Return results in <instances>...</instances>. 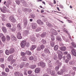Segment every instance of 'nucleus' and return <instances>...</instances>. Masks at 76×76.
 <instances>
[{"instance_id": "e2e57ef3", "label": "nucleus", "mask_w": 76, "mask_h": 76, "mask_svg": "<svg viewBox=\"0 0 76 76\" xmlns=\"http://www.w3.org/2000/svg\"><path fill=\"white\" fill-rule=\"evenodd\" d=\"M26 46L28 47L29 46V42H27L26 43Z\"/></svg>"}, {"instance_id": "cd10ccee", "label": "nucleus", "mask_w": 76, "mask_h": 76, "mask_svg": "<svg viewBox=\"0 0 76 76\" xmlns=\"http://www.w3.org/2000/svg\"><path fill=\"white\" fill-rule=\"evenodd\" d=\"M10 51L9 50H6L5 51V54L7 55H9V54H10Z\"/></svg>"}, {"instance_id": "393cba45", "label": "nucleus", "mask_w": 76, "mask_h": 76, "mask_svg": "<svg viewBox=\"0 0 76 76\" xmlns=\"http://www.w3.org/2000/svg\"><path fill=\"white\" fill-rule=\"evenodd\" d=\"M26 54L29 55H31V54H32L31 52L29 51V50L26 51Z\"/></svg>"}, {"instance_id": "0e129e2a", "label": "nucleus", "mask_w": 76, "mask_h": 76, "mask_svg": "<svg viewBox=\"0 0 76 76\" xmlns=\"http://www.w3.org/2000/svg\"><path fill=\"white\" fill-rule=\"evenodd\" d=\"M35 15L33 14L31 15V18H35Z\"/></svg>"}, {"instance_id": "72a5a7b5", "label": "nucleus", "mask_w": 76, "mask_h": 76, "mask_svg": "<svg viewBox=\"0 0 76 76\" xmlns=\"http://www.w3.org/2000/svg\"><path fill=\"white\" fill-rule=\"evenodd\" d=\"M17 27L18 28H19V29H21V25L20 24H18L17 25Z\"/></svg>"}, {"instance_id": "f257e3e1", "label": "nucleus", "mask_w": 76, "mask_h": 76, "mask_svg": "<svg viewBox=\"0 0 76 76\" xmlns=\"http://www.w3.org/2000/svg\"><path fill=\"white\" fill-rule=\"evenodd\" d=\"M38 65L39 66H41V67L43 68L45 67V66H46L45 63H44L43 62H39L38 64Z\"/></svg>"}, {"instance_id": "c756f323", "label": "nucleus", "mask_w": 76, "mask_h": 76, "mask_svg": "<svg viewBox=\"0 0 76 76\" xmlns=\"http://www.w3.org/2000/svg\"><path fill=\"white\" fill-rule=\"evenodd\" d=\"M1 74L3 76H7V74L4 72H2Z\"/></svg>"}, {"instance_id": "bb28decb", "label": "nucleus", "mask_w": 76, "mask_h": 76, "mask_svg": "<svg viewBox=\"0 0 76 76\" xmlns=\"http://www.w3.org/2000/svg\"><path fill=\"white\" fill-rule=\"evenodd\" d=\"M24 66H25V64L23 63H22L20 65V69H22Z\"/></svg>"}, {"instance_id": "ea45409f", "label": "nucleus", "mask_w": 76, "mask_h": 76, "mask_svg": "<svg viewBox=\"0 0 76 76\" xmlns=\"http://www.w3.org/2000/svg\"><path fill=\"white\" fill-rule=\"evenodd\" d=\"M41 42L43 43V44H44L46 43L47 41L43 39L42 40Z\"/></svg>"}, {"instance_id": "a878e982", "label": "nucleus", "mask_w": 76, "mask_h": 76, "mask_svg": "<svg viewBox=\"0 0 76 76\" xmlns=\"http://www.w3.org/2000/svg\"><path fill=\"white\" fill-rule=\"evenodd\" d=\"M37 67L36 65H32L30 66V68L31 69H35Z\"/></svg>"}, {"instance_id": "4be33fe9", "label": "nucleus", "mask_w": 76, "mask_h": 76, "mask_svg": "<svg viewBox=\"0 0 76 76\" xmlns=\"http://www.w3.org/2000/svg\"><path fill=\"white\" fill-rule=\"evenodd\" d=\"M45 35H46V33H45V32H44L40 36L41 37L44 38V37H45Z\"/></svg>"}, {"instance_id": "09e8293b", "label": "nucleus", "mask_w": 76, "mask_h": 76, "mask_svg": "<svg viewBox=\"0 0 76 76\" xmlns=\"http://www.w3.org/2000/svg\"><path fill=\"white\" fill-rule=\"evenodd\" d=\"M0 61L1 63H3L4 61V58H1L0 59Z\"/></svg>"}, {"instance_id": "f03ea898", "label": "nucleus", "mask_w": 76, "mask_h": 76, "mask_svg": "<svg viewBox=\"0 0 76 76\" xmlns=\"http://www.w3.org/2000/svg\"><path fill=\"white\" fill-rule=\"evenodd\" d=\"M4 4H6V6L7 7H9V5L11 4V1L7 0V1H5Z\"/></svg>"}, {"instance_id": "a211bd4d", "label": "nucleus", "mask_w": 76, "mask_h": 76, "mask_svg": "<svg viewBox=\"0 0 76 76\" xmlns=\"http://www.w3.org/2000/svg\"><path fill=\"white\" fill-rule=\"evenodd\" d=\"M31 41H33V42H35V40H36L35 38V37L34 35L31 37Z\"/></svg>"}, {"instance_id": "37998d69", "label": "nucleus", "mask_w": 76, "mask_h": 76, "mask_svg": "<svg viewBox=\"0 0 76 76\" xmlns=\"http://www.w3.org/2000/svg\"><path fill=\"white\" fill-rule=\"evenodd\" d=\"M57 74H58V75H63V73L61 72L60 71H57Z\"/></svg>"}, {"instance_id": "dca6fc26", "label": "nucleus", "mask_w": 76, "mask_h": 76, "mask_svg": "<svg viewBox=\"0 0 76 76\" xmlns=\"http://www.w3.org/2000/svg\"><path fill=\"white\" fill-rule=\"evenodd\" d=\"M2 30L4 33H6V32H7V29H6V28L5 27H2Z\"/></svg>"}, {"instance_id": "f704fd0d", "label": "nucleus", "mask_w": 76, "mask_h": 76, "mask_svg": "<svg viewBox=\"0 0 76 76\" xmlns=\"http://www.w3.org/2000/svg\"><path fill=\"white\" fill-rule=\"evenodd\" d=\"M27 60V58H26V57L25 56L23 57L22 58V60L23 61H26Z\"/></svg>"}, {"instance_id": "20e7f679", "label": "nucleus", "mask_w": 76, "mask_h": 76, "mask_svg": "<svg viewBox=\"0 0 76 76\" xmlns=\"http://www.w3.org/2000/svg\"><path fill=\"white\" fill-rule=\"evenodd\" d=\"M26 40H24L22 41L21 42L20 45L22 48H24L26 45Z\"/></svg>"}, {"instance_id": "6ab92c4d", "label": "nucleus", "mask_w": 76, "mask_h": 76, "mask_svg": "<svg viewBox=\"0 0 76 76\" xmlns=\"http://www.w3.org/2000/svg\"><path fill=\"white\" fill-rule=\"evenodd\" d=\"M61 73H64V72H66V68L65 66H64L63 67V69L61 70Z\"/></svg>"}, {"instance_id": "b1692460", "label": "nucleus", "mask_w": 76, "mask_h": 76, "mask_svg": "<svg viewBox=\"0 0 76 76\" xmlns=\"http://www.w3.org/2000/svg\"><path fill=\"white\" fill-rule=\"evenodd\" d=\"M50 44L51 46L52 47H54V45H55L54 42L51 41L50 42Z\"/></svg>"}, {"instance_id": "9d476101", "label": "nucleus", "mask_w": 76, "mask_h": 76, "mask_svg": "<svg viewBox=\"0 0 76 76\" xmlns=\"http://www.w3.org/2000/svg\"><path fill=\"white\" fill-rule=\"evenodd\" d=\"M17 38L19 39H22V36H21V34L20 33H18L17 34Z\"/></svg>"}, {"instance_id": "5701e85b", "label": "nucleus", "mask_w": 76, "mask_h": 76, "mask_svg": "<svg viewBox=\"0 0 76 76\" xmlns=\"http://www.w3.org/2000/svg\"><path fill=\"white\" fill-rule=\"evenodd\" d=\"M75 63V62L74 60L70 61L69 62V64H70V65H73V64H74Z\"/></svg>"}, {"instance_id": "f3484780", "label": "nucleus", "mask_w": 76, "mask_h": 76, "mask_svg": "<svg viewBox=\"0 0 76 76\" xmlns=\"http://www.w3.org/2000/svg\"><path fill=\"white\" fill-rule=\"evenodd\" d=\"M44 52L46 54L50 53V50L48 48H45L44 50Z\"/></svg>"}, {"instance_id": "0eeeda50", "label": "nucleus", "mask_w": 76, "mask_h": 76, "mask_svg": "<svg viewBox=\"0 0 76 76\" xmlns=\"http://www.w3.org/2000/svg\"><path fill=\"white\" fill-rule=\"evenodd\" d=\"M9 19L12 22H16V19L12 16H10L9 18Z\"/></svg>"}, {"instance_id": "4d7b16f0", "label": "nucleus", "mask_w": 76, "mask_h": 76, "mask_svg": "<svg viewBox=\"0 0 76 76\" xmlns=\"http://www.w3.org/2000/svg\"><path fill=\"white\" fill-rule=\"evenodd\" d=\"M29 32L28 31H24V34H26V35H27V34H28Z\"/></svg>"}, {"instance_id": "aec40b11", "label": "nucleus", "mask_w": 76, "mask_h": 76, "mask_svg": "<svg viewBox=\"0 0 76 76\" xmlns=\"http://www.w3.org/2000/svg\"><path fill=\"white\" fill-rule=\"evenodd\" d=\"M39 71H40V69L39 68H37L35 69V72L36 73H39Z\"/></svg>"}, {"instance_id": "473e14b6", "label": "nucleus", "mask_w": 76, "mask_h": 76, "mask_svg": "<svg viewBox=\"0 0 76 76\" xmlns=\"http://www.w3.org/2000/svg\"><path fill=\"white\" fill-rule=\"evenodd\" d=\"M50 73L51 75H54L55 74V72L53 70H51Z\"/></svg>"}, {"instance_id": "603ef678", "label": "nucleus", "mask_w": 76, "mask_h": 76, "mask_svg": "<svg viewBox=\"0 0 76 76\" xmlns=\"http://www.w3.org/2000/svg\"><path fill=\"white\" fill-rule=\"evenodd\" d=\"M21 56H25V53L23 52H21Z\"/></svg>"}, {"instance_id": "3c124183", "label": "nucleus", "mask_w": 76, "mask_h": 76, "mask_svg": "<svg viewBox=\"0 0 76 76\" xmlns=\"http://www.w3.org/2000/svg\"><path fill=\"white\" fill-rule=\"evenodd\" d=\"M57 56L56 55H55L53 56V58L54 60H57Z\"/></svg>"}, {"instance_id": "c03bdc74", "label": "nucleus", "mask_w": 76, "mask_h": 76, "mask_svg": "<svg viewBox=\"0 0 76 76\" xmlns=\"http://www.w3.org/2000/svg\"><path fill=\"white\" fill-rule=\"evenodd\" d=\"M41 30V28H37L36 30V32H39V31H40Z\"/></svg>"}, {"instance_id": "412c9836", "label": "nucleus", "mask_w": 76, "mask_h": 76, "mask_svg": "<svg viewBox=\"0 0 76 76\" xmlns=\"http://www.w3.org/2000/svg\"><path fill=\"white\" fill-rule=\"evenodd\" d=\"M36 48V46L35 45H32L30 47L31 50H34Z\"/></svg>"}, {"instance_id": "338daca9", "label": "nucleus", "mask_w": 76, "mask_h": 76, "mask_svg": "<svg viewBox=\"0 0 76 76\" xmlns=\"http://www.w3.org/2000/svg\"><path fill=\"white\" fill-rule=\"evenodd\" d=\"M33 61H37V58L36 57H34V58L33 59Z\"/></svg>"}, {"instance_id": "49530a36", "label": "nucleus", "mask_w": 76, "mask_h": 76, "mask_svg": "<svg viewBox=\"0 0 76 76\" xmlns=\"http://www.w3.org/2000/svg\"><path fill=\"white\" fill-rule=\"evenodd\" d=\"M55 39L54 38V36L53 35L51 37V40L52 41H54Z\"/></svg>"}, {"instance_id": "1a4fd4ad", "label": "nucleus", "mask_w": 76, "mask_h": 76, "mask_svg": "<svg viewBox=\"0 0 76 76\" xmlns=\"http://www.w3.org/2000/svg\"><path fill=\"white\" fill-rule=\"evenodd\" d=\"M31 26L32 29H36L37 28V24L33 23L31 24Z\"/></svg>"}, {"instance_id": "6e6552de", "label": "nucleus", "mask_w": 76, "mask_h": 76, "mask_svg": "<svg viewBox=\"0 0 76 76\" xmlns=\"http://www.w3.org/2000/svg\"><path fill=\"white\" fill-rule=\"evenodd\" d=\"M71 53L72 54L76 57V50L74 48H72L71 50Z\"/></svg>"}, {"instance_id": "2eb2a0df", "label": "nucleus", "mask_w": 76, "mask_h": 76, "mask_svg": "<svg viewBox=\"0 0 76 76\" xmlns=\"http://www.w3.org/2000/svg\"><path fill=\"white\" fill-rule=\"evenodd\" d=\"M37 23L39 24V25H43V22L42 21L40 20H37Z\"/></svg>"}, {"instance_id": "2f4dec72", "label": "nucleus", "mask_w": 76, "mask_h": 76, "mask_svg": "<svg viewBox=\"0 0 76 76\" xmlns=\"http://www.w3.org/2000/svg\"><path fill=\"white\" fill-rule=\"evenodd\" d=\"M14 74L15 76H19L20 73H19V72H15Z\"/></svg>"}, {"instance_id": "79ce46f5", "label": "nucleus", "mask_w": 76, "mask_h": 76, "mask_svg": "<svg viewBox=\"0 0 76 76\" xmlns=\"http://www.w3.org/2000/svg\"><path fill=\"white\" fill-rule=\"evenodd\" d=\"M67 58L68 59L70 58H71V56H70V54H68L66 55Z\"/></svg>"}, {"instance_id": "7ed1b4c3", "label": "nucleus", "mask_w": 76, "mask_h": 76, "mask_svg": "<svg viewBox=\"0 0 76 76\" xmlns=\"http://www.w3.org/2000/svg\"><path fill=\"white\" fill-rule=\"evenodd\" d=\"M50 32L52 33V34L54 35H57V34H58L57 31L53 28H51L50 29Z\"/></svg>"}, {"instance_id": "13d9d810", "label": "nucleus", "mask_w": 76, "mask_h": 76, "mask_svg": "<svg viewBox=\"0 0 76 76\" xmlns=\"http://www.w3.org/2000/svg\"><path fill=\"white\" fill-rule=\"evenodd\" d=\"M5 71L6 72H8L9 71V69L8 68H6Z\"/></svg>"}, {"instance_id": "bf43d9fd", "label": "nucleus", "mask_w": 76, "mask_h": 76, "mask_svg": "<svg viewBox=\"0 0 76 76\" xmlns=\"http://www.w3.org/2000/svg\"><path fill=\"white\" fill-rule=\"evenodd\" d=\"M1 66L2 69H4V65L2 64L1 65Z\"/></svg>"}, {"instance_id": "c9c22d12", "label": "nucleus", "mask_w": 76, "mask_h": 76, "mask_svg": "<svg viewBox=\"0 0 76 76\" xmlns=\"http://www.w3.org/2000/svg\"><path fill=\"white\" fill-rule=\"evenodd\" d=\"M56 39L58 40V41H61V38L59 37V36H57L56 37Z\"/></svg>"}, {"instance_id": "f8f14e48", "label": "nucleus", "mask_w": 76, "mask_h": 76, "mask_svg": "<svg viewBox=\"0 0 76 76\" xmlns=\"http://www.w3.org/2000/svg\"><path fill=\"white\" fill-rule=\"evenodd\" d=\"M10 51V54H13V53L15 52V49L13 48H11L9 50Z\"/></svg>"}, {"instance_id": "a19ab883", "label": "nucleus", "mask_w": 76, "mask_h": 76, "mask_svg": "<svg viewBox=\"0 0 76 76\" xmlns=\"http://www.w3.org/2000/svg\"><path fill=\"white\" fill-rule=\"evenodd\" d=\"M6 26L8 28H10L11 27V24L10 23H7L6 24Z\"/></svg>"}, {"instance_id": "4c0bfd02", "label": "nucleus", "mask_w": 76, "mask_h": 76, "mask_svg": "<svg viewBox=\"0 0 76 76\" xmlns=\"http://www.w3.org/2000/svg\"><path fill=\"white\" fill-rule=\"evenodd\" d=\"M46 25L49 27H51V26H52V25L50 24V23L49 22H46Z\"/></svg>"}, {"instance_id": "4468645a", "label": "nucleus", "mask_w": 76, "mask_h": 76, "mask_svg": "<svg viewBox=\"0 0 76 76\" xmlns=\"http://www.w3.org/2000/svg\"><path fill=\"white\" fill-rule=\"evenodd\" d=\"M60 50L62 51H65L66 50V48L65 47H62L60 48Z\"/></svg>"}, {"instance_id": "423d86ee", "label": "nucleus", "mask_w": 76, "mask_h": 76, "mask_svg": "<svg viewBox=\"0 0 76 76\" xmlns=\"http://www.w3.org/2000/svg\"><path fill=\"white\" fill-rule=\"evenodd\" d=\"M57 53L58 54V58H59L60 59H61L62 58V52L60 50H58L57 51Z\"/></svg>"}, {"instance_id": "e433bc0d", "label": "nucleus", "mask_w": 76, "mask_h": 76, "mask_svg": "<svg viewBox=\"0 0 76 76\" xmlns=\"http://www.w3.org/2000/svg\"><path fill=\"white\" fill-rule=\"evenodd\" d=\"M58 46L57 45H56L54 47V50H55V51H57V50L58 49Z\"/></svg>"}, {"instance_id": "680f3d73", "label": "nucleus", "mask_w": 76, "mask_h": 76, "mask_svg": "<svg viewBox=\"0 0 76 76\" xmlns=\"http://www.w3.org/2000/svg\"><path fill=\"white\" fill-rule=\"evenodd\" d=\"M12 31H16V28L14 27H13L12 29Z\"/></svg>"}, {"instance_id": "7c9ffc66", "label": "nucleus", "mask_w": 76, "mask_h": 76, "mask_svg": "<svg viewBox=\"0 0 76 76\" xmlns=\"http://www.w3.org/2000/svg\"><path fill=\"white\" fill-rule=\"evenodd\" d=\"M16 59H13L10 62L11 64L12 65V64H13L14 63L16 62Z\"/></svg>"}, {"instance_id": "69168bd1", "label": "nucleus", "mask_w": 76, "mask_h": 76, "mask_svg": "<svg viewBox=\"0 0 76 76\" xmlns=\"http://www.w3.org/2000/svg\"><path fill=\"white\" fill-rule=\"evenodd\" d=\"M28 74H29V75H30L31 74V73H32V71L30 70L28 72Z\"/></svg>"}, {"instance_id": "864d4df0", "label": "nucleus", "mask_w": 76, "mask_h": 76, "mask_svg": "<svg viewBox=\"0 0 76 76\" xmlns=\"http://www.w3.org/2000/svg\"><path fill=\"white\" fill-rule=\"evenodd\" d=\"M41 50H42V49L41 48V47L40 46V47H39L37 49V50L38 51H41Z\"/></svg>"}, {"instance_id": "774afa93", "label": "nucleus", "mask_w": 76, "mask_h": 76, "mask_svg": "<svg viewBox=\"0 0 76 76\" xmlns=\"http://www.w3.org/2000/svg\"><path fill=\"white\" fill-rule=\"evenodd\" d=\"M8 67L10 68V69H13V67H12V66L9 65L8 66Z\"/></svg>"}, {"instance_id": "a18cd8bd", "label": "nucleus", "mask_w": 76, "mask_h": 76, "mask_svg": "<svg viewBox=\"0 0 76 76\" xmlns=\"http://www.w3.org/2000/svg\"><path fill=\"white\" fill-rule=\"evenodd\" d=\"M40 47L42 49V50H43V49L45 48V46H44V45H41Z\"/></svg>"}, {"instance_id": "39448f33", "label": "nucleus", "mask_w": 76, "mask_h": 76, "mask_svg": "<svg viewBox=\"0 0 76 76\" xmlns=\"http://www.w3.org/2000/svg\"><path fill=\"white\" fill-rule=\"evenodd\" d=\"M0 9L1 12H3V13H6L7 12V8L5 7H3V8L1 7Z\"/></svg>"}, {"instance_id": "9b49d317", "label": "nucleus", "mask_w": 76, "mask_h": 76, "mask_svg": "<svg viewBox=\"0 0 76 76\" xmlns=\"http://www.w3.org/2000/svg\"><path fill=\"white\" fill-rule=\"evenodd\" d=\"M11 39L12 41H16V37L15 36L13 35H11Z\"/></svg>"}, {"instance_id": "de8ad7c7", "label": "nucleus", "mask_w": 76, "mask_h": 76, "mask_svg": "<svg viewBox=\"0 0 76 76\" xmlns=\"http://www.w3.org/2000/svg\"><path fill=\"white\" fill-rule=\"evenodd\" d=\"M6 38H7V39L8 41H9V40L10 39V36H7Z\"/></svg>"}, {"instance_id": "ddd939ff", "label": "nucleus", "mask_w": 76, "mask_h": 76, "mask_svg": "<svg viewBox=\"0 0 76 76\" xmlns=\"http://www.w3.org/2000/svg\"><path fill=\"white\" fill-rule=\"evenodd\" d=\"M13 58V56L12 55L10 56L7 58V60L8 61H10Z\"/></svg>"}, {"instance_id": "c85d7f7f", "label": "nucleus", "mask_w": 76, "mask_h": 76, "mask_svg": "<svg viewBox=\"0 0 76 76\" xmlns=\"http://www.w3.org/2000/svg\"><path fill=\"white\" fill-rule=\"evenodd\" d=\"M71 45L74 48H76V44L74 42H72L71 43Z\"/></svg>"}, {"instance_id": "5fc2aeb1", "label": "nucleus", "mask_w": 76, "mask_h": 76, "mask_svg": "<svg viewBox=\"0 0 76 76\" xmlns=\"http://www.w3.org/2000/svg\"><path fill=\"white\" fill-rule=\"evenodd\" d=\"M69 59L67 58L65 60V62L66 63H69Z\"/></svg>"}, {"instance_id": "58836bf2", "label": "nucleus", "mask_w": 76, "mask_h": 76, "mask_svg": "<svg viewBox=\"0 0 76 76\" xmlns=\"http://www.w3.org/2000/svg\"><path fill=\"white\" fill-rule=\"evenodd\" d=\"M2 40L3 42L6 41V37H5V36H3V37H2Z\"/></svg>"}, {"instance_id": "052dcab7", "label": "nucleus", "mask_w": 76, "mask_h": 76, "mask_svg": "<svg viewBox=\"0 0 76 76\" xmlns=\"http://www.w3.org/2000/svg\"><path fill=\"white\" fill-rule=\"evenodd\" d=\"M59 69V66H56L55 68V70H58Z\"/></svg>"}, {"instance_id": "6e6d98bb", "label": "nucleus", "mask_w": 76, "mask_h": 76, "mask_svg": "<svg viewBox=\"0 0 76 76\" xmlns=\"http://www.w3.org/2000/svg\"><path fill=\"white\" fill-rule=\"evenodd\" d=\"M16 3L17 4H20V1L19 0H17L16 1Z\"/></svg>"}, {"instance_id": "8fccbe9b", "label": "nucleus", "mask_w": 76, "mask_h": 76, "mask_svg": "<svg viewBox=\"0 0 76 76\" xmlns=\"http://www.w3.org/2000/svg\"><path fill=\"white\" fill-rule=\"evenodd\" d=\"M29 59L30 60H32L34 59V57L33 56H30L29 57Z\"/></svg>"}]
</instances>
